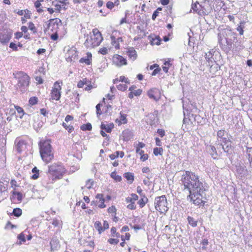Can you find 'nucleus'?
Segmentation results:
<instances>
[{
  "mask_svg": "<svg viewBox=\"0 0 252 252\" xmlns=\"http://www.w3.org/2000/svg\"><path fill=\"white\" fill-rule=\"evenodd\" d=\"M182 181L185 189H187L189 192L188 199L195 205H203L206 202L205 188L203 183L199 181L198 176L187 171L182 175Z\"/></svg>",
  "mask_w": 252,
  "mask_h": 252,
  "instance_id": "obj_1",
  "label": "nucleus"
},
{
  "mask_svg": "<svg viewBox=\"0 0 252 252\" xmlns=\"http://www.w3.org/2000/svg\"><path fill=\"white\" fill-rule=\"evenodd\" d=\"M65 172V169L62 164H53L50 165L49 166L48 172L52 176V179L50 183L43 182V186L48 189L51 188V185L54 183V181L62 178Z\"/></svg>",
  "mask_w": 252,
  "mask_h": 252,
  "instance_id": "obj_2",
  "label": "nucleus"
},
{
  "mask_svg": "<svg viewBox=\"0 0 252 252\" xmlns=\"http://www.w3.org/2000/svg\"><path fill=\"white\" fill-rule=\"evenodd\" d=\"M39 152L42 159L46 163H49L54 158L50 140L41 141L39 143Z\"/></svg>",
  "mask_w": 252,
  "mask_h": 252,
  "instance_id": "obj_3",
  "label": "nucleus"
},
{
  "mask_svg": "<svg viewBox=\"0 0 252 252\" xmlns=\"http://www.w3.org/2000/svg\"><path fill=\"white\" fill-rule=\"evenodd\" d=\"M93 33L92 35L87 38L84 43L85 46L88 48L98 46L103 40L102 35L98 29H93Z\"/></svg>",
  "mask_w": 252,
  "mask_h": 252,
  "instance_id": "obj_4",
  "label": "nucleus"
},
{
  "mask_svg": "<svg viewBox=\"0 0 252 252\" xmlns=\"http://www.w3.org/2000/svg\"><path fill=\"white\" fill-rule=\"evenodd\" d=\"M15 77L18 79L17 88L23 92L27 91L29 85V76L23 72H19L16 73Z\"/></svg>",
  "mask_w": 252,
  "mask_h": 252,
  "instance_id": "obj_5",
  "label": "nucleus"
},
{
  "mask_svg": "<svg viewBox=\"0 0 252 252\" xmlns=\"http://www.w3.org/2000/svg\"><path fill=\"white\" fill-rule=\"evenodd\" d=\"M155 205L156 209L161 213H164L168 211L167 199L165 195L156 197Z\"/></svg>",
  "mask_w": 252,
  "mask_h": 252,
  "instance_id": "obj_6",
  "label": "nucleus"
},
{
  "mask_svg": "<svg viewBox=\"0 0 252 252\" xmlns=\"http://www.w3.org/2000/svg\"><path fill=\"white\" fill-rule=\"evenodd\" d=\"M62 85V82L59 81H57L54 83L50 93L51 99L59 100L60 99Z\"/></svg>",
  "mask_w": 252,
  "mask_h": 252,
  "instance_id": "obj_7",
  "label": "nucleus"
},
{
  "mask_svg": "<svg viewBox=\"0 0 252 252\" xmlns=\"http://www.w3.org/2000/svg\"><path fill=\"white\" fill-rule=\"evenodd\" d=\"M46 24L47 27L45 28V32L50 30L52 32H58L60 26H62V21L58 18L51 19Z\"/></svg>",
  "mask_w": 252,
  "mask_h": 252,
  "instance_id": "obj_8",
  "label": "nucleus"
},
{
  "mask_svg": "<svg viewBox=\"0 0 252 252\" xmlns=\"http://www.w3.org/2000/svg\"><path fill=\"white\" fill-rule=\"evenodd\" d=\"M77 53L75 47H72L67 50L65 54L66 60L68 62H74L77 60Z\"/></svg>",
  "mask_w": 252,
  "mask_h": 252,
  "instance_id": "obj_9",
  "label": "nucleus"
},
{
  "mask_svg": "<svg viewBox=\"0 0 252 252\" xmlns=\"http://www.w3.org/2000/svg\"><path fill=\"white\" fill-rule=\"evenodd\" d=\"M113 63L118 67H121L123 65H126V60L122 56L118 54L114 55L112 59Z\"/></svg>",
  "mask_w": 252,
  "mask_h": 252,
  "instance_id": "obj_10",
  "label": "nucleus"
},
{
  "mask_svg": "<svg viewBox=\"0 0 252 252\" xmlns=\"http://www.w3.org/2000/svg\"><path fill=\"white\" fill-rule=\"evenodd\" d=\"M148 96L156 101L158 100L160 98V92L157 88H153L148 92Z\"/></svg>",
  "mask_w": 252,
  "mask_h": 252,
  "instance_id": "obj_11",
  "label": "nucleus"
},
{
  "mask_svg": "<svg viewBox=\"0 0 252 252\" xmlns=\"http://www.w3.org/2000/svg\"><path fill=\"white\" fill-rule=\"evenodd\" d=\"M217 139L220 143L229 139L227 133L223 129L220 130L217 132Z\"/></svg>",
  "mask_w": 252,
  "mask_h": 252,
  "instance_id": "obj_12",
  "label": "nucleus"
},
{
  "mask_svg": "<svg viewBox=\"0 0 252 252\" xmlns=\"http://www.w3.org/2000/svg\"><path fill=\"white\" fill-rule=\"evenodd\" d=\"M11 37V34L7 31H3L0 33V42L2 44H6L9 42Z\"/></svg>",
  "mask_w": 252,
  "mask_h": 252,
  "instance_id": "obj_13",
  "label": "nucleus"
},
{
  "mask_svg": "<svg viewBox=\"0 0 252 252\" xmlns=\"http://www.w3.org/2000/svg\"><path fill=\"white\" fill-rule=\"evenodd\" d=\"M202 6L198 3H195L194 4H192L191 5V8L189 11V13L192 12V10H193V12H196L199 15H202L204 14V12L203 10L201 9Z\"/></svg>",
  "mask_w": 252,
  "mask_h": 252,
  "instance_id": "obj_14",
  "label": "nucleus"
},
{
  "mask_svg": "<svg viewBox=\"0 0 252 252\" xmlns=\"http://www.w3.org/2000/svg\"><path fill=\"white\" fill-rule=\"evenodd\" d=\"M133 136V134L132 131L129 129H125L122 133V138L126 141L130 140Z\"/></svg>",
  "mask_w": 252,
  "mask_h": 252,
  "instance_id": "obj_15",
  "label": "nucleus"
},
{
  "mask_svg": "<svg viewBox=\"0 0 252 252\" xmlns=\"http://www.w3.org/2000/svg\"><path fill=\"white\" fill-rule=\"evenodd\" d=\"M79 242L81 245H83V246H89L92 248L94 247V243L93 241L91 240H87L85 237L83 238H81L79 239Z\"/></svg>",
  "mask_w": 252,
  "mask_h": 252,
  "instance_id": "obj_16",
  "label": "nucleus"
},
{
  "mask_svg": "<svg viewBox=\"0 0 252 252\" xmlns=\"http://www.w3.org/2000/svg\"><path fill=\"white\" fill-rule=\"evenodd\" d=\"M127 55L129 58L132 61L135 60L137 58V55L136 51L133 47H130L128 49Z\"/></svg>",
  "mask_w": 252,
  "mask_h": 252,
  "instance_id": "obj_17",
  "label": "nucleus"
},
{
  "mask_svg": "<svg viewBox=\"0 0 252 252\" xmlns=\"http://www.w3.org/2000/svg\"><path fill=\"white\" fill-rule=\"evenodd\" d=\"M221 145L222 146V149H223L225 152L228 153L231 152L232 146L231 145V142L229 139L226 142L221 143Z\"/></svg>",
  "mask_w": 252,
  "mask_h": 252,
  "instance_id": "obj_18",
  "label": "nucleus"
},
{
  "mask_svg": "<svg viewBox=\"0 0 252 252\" xmlns=\"http://www.w3.org/2000/svg\"><path fill=\"white\" fill-rule=\"evenodd\" d=\"M113 127L114 125L113 123L104 124L102 123L101 125V129L102 130H104L108 133L111 132Z\"/></svg>",
  "mask_w": 252,
  "mask_h": 252,
  "instance_id": "obj_19",
  "label": "nucleus"
},
{
  "mask_svg": "<svg viewBox=\"0 0 252 252\" xmlns=\"http://www.w3.org/2000/svg\"><path fill=\"white\" fill-rule=\"evenodd\" d=\"M17 151L19 153H21L27 148V145L24 141H19L16 145Z\"/></svg>",
  "mask_w": 252,
  "mask_h": 252,
  "instance_id": "obj_20",
  "label": "nucleus"
},
{
  "mask_svg": "<svg viewBox=\"0 0 252 252\" xmlns=\"http://www.w3.org/2000/svg\"><path fill=\"white\" fill-rule=\"evenodd\" d=\"M92 59V54L91 53H87V56L85 58H81L79 62L81 63H85L86 64H90L91 63V60Z\"/></svg>",
  "mask_w": 252,
  "mask_h": 252,
  "instance_id": "obj_21",
  "label": "nucleus"
},
{
  "mask_svg": "<svg viewBox=\"0 0 252 252\" xmlns=\"http://www.w3.org/2000/svg\"><path fill=\"white\" fill-rule=\"evenodd\" d=\"M120 115L119 119H116V122L118 124V125L126 124L127 123L126 115L122 114L121 113Z\"/></svg>",
  "mask_w": 252,
  "mask_h": 252,
  "instance_id": "obj_22",
  "label": "nucleus"
},
{
  "mask_svg": "<svg viewBox=\"0 0 252 252\" xmlns=\"http://www.w3.org/2000/svg\"><path fill=\"white\" fill-rule=\"evenodd\" d=\"M143 173H146L145 177L147 179H152L153 177V174L151 172V170L148 167H144L142 169Z\"/></svg>",
  "mask_w": 252,
  "mask_h": 252,
  "instance_id": "obj_23",
  "label": "nucleus"
},
{
  "mask_svg": "<svg viewBox=\"0 0 252 252\" xmlns=\"http://www.w3.org/2000/svg\"><path fill=\"white\" fill-rule=\"evenodd\" d=\"M50 245L52 250H56L60 247L59 242L55 239H53L51 241Z\"/></svg>",
  "mask_w": 252,
  "mask_h": 252,
  "instance_id": "obj_24",
  "label": "nucleus"
},
{
  "mask_svg": "<svg viewBox=\"0 0 252 252\" xmlns=\"http://www.w3.org/2000/svg\"><path fill=\"white\" fill-rule=\"evenodd\" d=\"M111 39L113 46H114L116 49H119L120 47L119 42V41H122V38H118L116 40V38L114 36H111Z\"/></svg>",
  "mask_w": 252,
  "mask_h": 252,
  "instance_id": "obj_25",
  "label": "nucleus"
},
{
  "mask_svg": "<svg viewBox=\"0 0 252 252\" xmlns=\"http://www.w3.org/2000/svg\"><path fill=\"white\" fill-rule=\"evenodd\" d=\"M213 50H210L205 54V58L209 63V65L210 64V62L212 63V57L213 55Z\"/></svg>",
  "mask_w": 252,
  "mask_h": 252,
  "instance_id": "obj_26",
  "label": "nucleus"
},
{
  "mask_svg": "<svg viewBox=\"0 0 252 252\" xmlns=\"http://www.w3.org/2000/svg\"><path fill=\"white\" fill-rule=\"evenodd\" d=\"M124 177L126 180L129 181L130 183H132L134 179V174L130 172H127L124 174Z\"/></svg>",
  "mask_w": 252,
  "mask_h": 252,
  "instance_id": "obj_27",
  "label": "nucleus"
},
{
  "mask_svg": "<svg viewBox=\"0 0 252 252\" xmlns=\"http://www.w3.org/2000/svg\"><path fill=\"white\" fill-rule=\"evenodd\" d=\"M147 201L148 198L145 196V195H143L142 197L138 201V203L140 207L142 208L145 205Z\"/></svg>",
  "mask_w": 252,
  "mask_h": 252,
  "instance_id": "obj_28",
  "label": "nucleus"
},
{
  "mask_svg": "<svg viewBox=\"0 0 252 252\" xmlns=\"http://www.w3.org/2000/svg\"><path fill=\"white\" fill-rule=\"evenodd\" d=\"M51 223L54 227H57L58 229L62 225V221L57 219H54Z\"/></svg>",
  "mask_w": 252,
  "mask_h": 252,
  "instance_id": "obj_29",
  "label": "nucleus"
},
{
  "mask_svg": "<svg viewBox=\"0 0 252 252\" xmlns=\"http://www.w3.org/2000/svg\"><path fill=\"white\" fill-rule=\"evenodd\" d=\"M33 175L32 176V179L35 180L39 177V170L36 167H34L32 170Z\"/></svg>",
  "mask_w": 252,
  "mask_h": 252,
  "instance_id": "obj_30",
  "label": "nucleus"
},
{
  "mask_svg": "<svg viewBox=\"0 0 252 252\" xmlns=\"http://www.w3.org/2000/svg\"><path fill=\"white\" fill-rule=\"evenodd\" d=\"M65 2H65L64 3L59 2L61 4L57 3L56 4H55V10L60 11L62 9H66L65 7V6L66 5Z\"/></svg>",
  "mask_w": 252,
  "mask_h": 252,
  "instance_id": "obj_31",
  "label": "nucleus"
},
{
  "mask_svg": "<svg viewBox=\"0 0 252 252\" xmlns=\"http://www.w3.org/2000/svg\"><path fill=\"white\" fill-rule=\"evenodd\" d=\"M188 220L189 223L192 227H195L197 226V221L193 218L191 217H188Z\"/></svg>",
  "mask_w": 252,
  "mask_h": 252,
  "instance_id": "obj_32",
  "label": "nucleus"
},
{
  "mask_svg": "<svg viewBox=\"0 0 252 252\" xmlns=\"http://www.w3.org/2000/svg\"><path fill=\"white\" fill-rule=\"evenodd\" d=\"M138 199V196H137V195L134 193H132L131 194L130 197H128L126 199V201L127 203L131 201L134 202V201L137 200Z\"/></svg>",
  "mask_w": 252,
  "mask_h": 252,
  "instance_id": "obj_33",
  "label": "nucleus"
},
{
  "mask_svg": "<svg viewBox=\"0 0 252 252\" xmlns=\"http://www.w3.org/2000/svg\"><path fill=\"white\" fill-rule=\"evenodd\" d=\"M94 227L99 231V233L100 234L102 231H103V228L101 226V223L99 221H96L94 223Z\"/></svg>",
  "mask_w": 252,
  "mask_h": 252,
  "instance_id": "obj_34",
  "label": "nucleus"
},
{
  "mask_svg": "<svg viewBox=\"0 0 252 252\" xmlns=\"http://www.w3.org/2000/svg\"><path fill=\"white\" fill-rule=\"evenodd\" d=\"M12 214L14 216L19 217L21 216L22 214V211L20 208H16L13 209Z\"/></svg>",
  "mask_w": 252,
  "mask_h": 252,
  "instance_id": "obj_35",
  "label": "nucleus"
},
{
  "mask_svg": "<svg viewBox=\"0 0 252 252\" xmlns=\"http://www.w3.org/2000/svg\"><path fill=\"white\" fill-rule=\"evenodd\" d=\"M81 129L82 130H90L92 128V125L90 123L84 124L80 127Z\"/></svg>",
  "mask_w": 252,
  "mask_h": 252,
  "instance_id": "obj_36",
  "label": "nucleus"
},
{
  "mask_svg": "<svg viewBox=\"0 0 252 252\" xmlns=\"http://www.w3.org/2000/svg\"><path fill=\"white\" fill-rule=\"evenodd\" d=\"M245 22L244 21H242L240 22V25L237 28V31L239 32L240 35H243L244 33V26H242V25H244Z\"/></svg>",
  "mask_w": 252,
  "mask_h": 252,
  "instance_id": "obj_37",
  "label": "nucleus"
},
{
  "mask_svg": "<svg viewBox=\"0 0 252 252\" xmlns=\"http://www.w3.org/2000/svg\"><path fill=\"white\" fill-rule=\"evenodd\" d=\"M163 152V149L162 148H155L154 149V154L156 156H158V155H161Z\"/></svg>",
  "mask_w": 252,
  "mask_h": 252,
  "instance_id": "obj_38",
  "label": "nucleus"
},
{
  "mask_svg": "<svg viewBox=\"0 0 252 252\" xmlns=\"http://www.w3.org/2000/svg\"><path fill=\"white\" fill-rule=\"evenodd\" d=\"M224 32L225 33L227 36H233L234 38L236 37V33L232 32L231 30L225 29L224 31Z\"/></svg>",
  "mask_w": 252,
  "mask_h": 252,
  "instance_id": "obj_39",
  "label": "nucleus"
},
{
  "mask_svg": "<svg viewBox=\"0 0 252 252\" xmlns=\"http://www.w3.org/2000/svg\"><path fill=\"white\" fill-rule=\"evenodd\" d=\"M94 184V182L93 180H91V179H89L87 181L86 183V187L88 189H91L93 188V186Z\"/></svg>",
  "mask_w": 252,
  "mask_h": 252,
  "instance_id": "obj_40",
  "label": "nucleus"
},
{
  "mask_svg": "<svg viewBox=\"0 0 252 252\" xmlns=\"http://www.w3.org/2000/svg\"><path fill=\"white\" fill-rule=\"evenodd\" d=\"M145 147V144L142 142H138V144H136V153H138L139 151H140L141 148H143Z\"/></svg>",
  "mask_w": 252,
  "mask_h": 252,
  "instance_id": "obj_41",
  "label": "nucleus"
},
{
  "mask_svg": "<svg viewBox=\"0 0 252 252\" xmlns=\"http://www.w3.org/2000/svg\"><path fill=\"white\" fill-rule=\"evenodd\" d=\"M63 126L68 131V132L70 133L74 130V127L72 126H67L65 123L63 122Z\"/></svg>",
  "mask_w": 252,
  "mask_h": 252,
  "instance_id": "obj_42",
  "label": "nucleus"
},
{
  "mask_svg": "<svg viewBox=\"0 0 252 252\" xmlns=\"http://www.w3.org/2000/svg\"><path fill=\"white\" fill-rule=\"evenodd\" d=\"M151 44L153 45H158L160 44V40L159 37H156L155 38H153L151 41Z\"/></svg>",
  "mask_w": 252,
  "mask_h": 252,
  "instance_id": "obj_43",
  "label": "nucleus"
},
{
  "mask_svg": "<svg viewBox=\"0 0 252 252\" xmlns=\"http://www.w3.org/2000/svg\"><path fill=\"white\" fill-rule=\"evenodd\" d=\"M87 79L86 78L83 79L82 80H80L77 84V86L79 88H82L84 86V85L87 83Z\"/></svg>",
  "mask_w": 252,
  "mask_h": 252,
  "instance_id": "obj_44",
  "label": "nucleus"
},
{
  "mask_svg": "<svg viewBox=\"0 0 252 252\" xmlns=\"http://www.w3.org/2000/svg\"><path fill=\"white\" fill-rule=\"evenodd\" d=\"M111 176L112 178H114L117 181H120L122 179V178L119 175H117L116 173L114 172H112L111 174Z\"/></svg>",
  "mask_w": 252,
  "mask_h": 252,
  "instance_id": "obj_45",
  "label": "nucleus"
},
{
  "mask_svg": "<svg viewBox=\"0 0 252 252\" xmlns=\"http://www.w3.org/2000/svg\"><path fill=\"white\" fill-rule=\"evenodd\" d=\"M29 102L31 105H35L37 102V98L36 97H32L30 98Z\"/></svg>",
  "mask_w": 252,
  "mask_h": 252,
  "instance_id": "obj_46",
  "label": "nucleus"
},
{
  "mask_svg": "<svg viewBox=\"0 0 252 252\" xmlns=\"http://www.w3.org/2000/svg\"><path fill=\"white\" fill-rule=\"evenodd\" d=\"M16 110H17V112L19 114H21L22 115L20 116V117L21 118L23 115H24V110L23 109L18 106H15Z\"/></svg>",
  "mask_w": 252,
  "mask_h": 252,
  "instance_id": "obj_47",
  "label": "nucleus"
},
{
  "mask_svg": "<svg viewBox=\"0 0 252 252\" xmlns=\"http://www.w3.org/2000/svg\"><path fill=\"white\" fill-rule=\"evenodd\" d=\"M127 86L126 84H119L117 86L119 90L124 91L127 89Z\"/></svg>",
  "mask_w": 252,
  "mask_h": 252,
  "instance_id": "obj_48",
  "label": "nucleus"
},
{
  "mask_svg": "<svg viewBox=\"0 0 252 252\" xmlns=\"http://www.w3.org/2000/svg\"><path fill=\"white\" fill-rule=\"evenodd\" d=\"M108 212L111 213L112 214H115L116 213V208L115 206H112L111 207L108 208Z\"/></svg>",
  "mask_w": 252,
  "mask_h": 252,
  "instance_id": "obj_49",
  "label": "nucleus"
},
{
  "mask_svg": "<svg viewBox=\"0 0 252 252\" xmlns=\"http://www.w3.org/2000/svg\"><path fill=\"white\" fill-rule=\"evenodd\" d=\"M28 27H29V29L30 30L32 31L33 32H36L35 27L34 24H33V23L30 22L29 23Z\"/></svg>",
  "mask_w": 252,
  "mask_h": 252,
  "instance_id": "obj_50",
  "label": "nucleus"
},
{
  "mask_svg": "<svg viewBox=\"0 0 252 252\" xmlns=\"http://www.w3.org/2000/svg\"><path fill=\"white\" fill-rule=\"evenodd\" d=\"M19 239V241L17 242V244L18 245H21L23 243H25L26 241V237H18Z\"/></svg>",
  "mask_w": 252,
  "mask_h": 252,
  "instance_id": "obj_51",
  "label": "nucleus"
},
{
  "mask_svg": "<svg viewBox=\"0 0 252 252\" xmlns=\"http://www.w3.org/2000/svg\"><path fill=\"white\" fill-rule=\"evenodd\" d=\"M108 242L111 244H117L119 242V240L115 238H110L108 240Z\"/></svg>",
  "mask_w": 252,
  "mask_h": 252,
  "instance_id": "obj_52",
  "label": "nucleus"
},
{
  "mask_svg": "<svg viewBox=\"0 0 252 252\" xmlns=\"http://www.w3.org/2000/svg\"><path fill=\"white\" fill-rule=\"evenodd\" d=\"M119 153H119V151H117L115 154H111L109 156V157H110V159H112V160H114L116 158H118L119 157Z\"/></svg>",
  "mask_w": 252,
  "mask_h": 252,
  "instance_id": "obj_53",
  "label": "nucleus"
},
{
  "mask_svg": "<svg viewBox=\"0 0 252 252\" xmlns=\"http://www.w3.org/2000/svg\"><path fill=\"white\" fill-rule=\"evenodd\" d=\"M119 81L124 82L126 83H129V80L124 76H120Z\"/></svg>",
  "mask_w": 252,
  "mask_h": 252,
  "instance_id": "obj_54",
  "label": "nucleus"
},
{
  "mask_svg": "<svg viewBox=\"0 0 252 252\" xmlns=\"http://www.w3.org/2000/svg\"><path fill=\"white\" fill-rule=\"evenodd\" d=\"M106 7L109 9H112L114 7L113 2L110 1H108L106 3Z\"/></svg>",
  "mask_w": 252,
  "mask_h": 252,
  "instance_id": "obj_55",
  "label": "nucleus"
},
{
  "mask_svg": "<svg viewBox=\"0 0 252 252\" xmlns=\"http://www.w3.org/2000/svg\"><path fill=\"white\" fill-rule=\"evenodd\" d=\"M210 147L212 153H214V154H212V157L214 158H216V157H214V156H217V152L215 147L213 146H210Z\"/></svg>",
  "mask_w": 252,
  "mask_h": 252,
  "instance_id": "obj_56",
  "label": "nucleus"
},
{
  "mask_svg": "<svg viewBox=\"0 0 252 252\" xmlns=\"http://www.w3.org/2000/svg\"><path fill=\"white\" fill-rule=\"evenodd\" d=\"M107 49L106 47H103L100 49L99 52L102 55H105L107 53Z\"/></svg>",
  "mask_w": 252,
  "mask_h": 252,
  "instance_id": "obj_57",
  "label": "nucleus"
},
{
  "mask_svg": "<svg viewBox=\"0 0 252 252\" xmlns=\"http://www.w3.org/2000/svg\"><path fill=\"white\" fill-rule=\"evenodd\" d=\"M100 104H98L96 106V114L98 116L101 114V112L100 111Z\"/></svg>",
  "mask_w": 252,
  "mask_h": 252,
  "instance_id": "obj_58",
  "label": "nucleus"
},
{
  "mask_svg": "<svg viewBox=\"0 0 252 252\" xmlns=\"http://www.w3.org/2000/svg\"><path fill=\"white\" fill-rule=\"evenodd\" d=\"M133 93L135 96H139L142 93V90L141 89H137L135 90Z\"/></svg>",
  "mask_w": 252,
  "mask_h": 252,
  "instance_id": "obj_59",
  "label": "nucleus"
},
{
  "mask_svg": "<svg viewBox=\"0 0 252 252\" xmlns=\"http://www.w3.org/2000/svg\"><path fill=\"white\" fill-rule=\"evenodd\" d=\"M51 38L53 40H56L58 38V35L57 32H53L51 35Z\"/></svg>",
  "mask_w": 252,
  "mask_h": 252,
  "instance_id": "obj_60",
  "label": "nucleus"
},
{
  "mask_svg": "<svg viewBox=\"0 0 252 252\" xmlns=\"http://www.w3.org/2000/svg\"><path fill=\"white\" fill-rule=\"evenodd\" d=\"M130 203L127 205V208L130 209H135V205L134 204V202H130Z\"/></svg>",
  "mask_w": 252,
  "mask_h": 252,
  "instance_id": "obj_61",
  "label": "nucleus"
},
{
  "mask_svg": "<svg viewBox=\"0 0 252 252\" xmlns=\"http://www.w3.org/2000/svg\"><path fill=\"white\" fill-rule=\"evenodd\" d=\"M150 179H147L146 177L143 180V183L144 185L147 186H149L151 185V182L150 181Z\"/></svg>",
  "mask_w": 252,
  "mask_h": 252,
  "instance_id": "obj_62",
  "label": "nucleus"
},
{
  "mask_svg": "<svg viewBox=\"0 0 252 252\" xmlns=\"http://www.w3.org/2000/svg\"><path fill=\"white\" fill-rule=\"evenodd\" d=\"M148 158V155L147 154H143L142 156L140 157V159L143 161H146Z\"/></svg>",
  "mask_w": 252,
  "mask_h": 252,
  "instance_id": "obj_63",
  "label": "nucleus"
},
{
  "mask_svg": "<svg viewBox=\"0 0 252 252\" xmlns=\"http://www.w3.org/2000/svg\"><path fill=\"white\" fill-rule=\"evenodd\" d=\"M160 70V69L159 68V67L155 68L154 70V71H153V72L152 73V75H153V76L156 75V74H157L158 73H159Z\"/></svg>",
  "mask_w": 252,
  "mask_h": 252,
  "instance_id": "obj_64",
  "label": "nucleus"
}]
</instances>
